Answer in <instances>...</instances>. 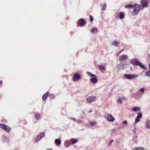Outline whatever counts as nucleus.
Masks as SVG:
<instances>
[{
	"label": "nucleus",
	"instance_id": "obj_2",
	"mask_svg": "<svg viewBox=\"0 0 150 150\" xmlns=\"http://www.w3.org/2000/svg\"><path fill=\"white\" fill-rule=\"evenodd\" d=\"M125 77L127 79L132 80L136 79L138 76L137 74H124Z\"/></svg>",
	"mask_w": 150,
	"mask_h": 150
},
{
	"label": "nucleus",
	"instance_id": "obj_20",
	"mask_svg": "<svg viewBox=\"0 0 150 150\" xmlns=\"http://www.w3.org/2000/svg\"><path fill=\"white\" fill-rule=\"evenodd\" d=\"M134 6V5L131 4H127L125 6V7L127 8H133Z\"/></svg>",
	"mask_w": 150,
	"mask_h": 150
},
{
	"label": "nucleus",
	"instance_id": "obj_29",
	"mask_svg": "<svg viewBox=\"0 0 150 150\" xmlns=\"http://www.w3.org/2000/svg\"><path fill=\"white\" fill-rule=\"evenodd\" d=\"M83 118H84L83 116L81 117V120H77V122L78 123H81V122H82V120H83Z\"/></svg>",
	"mask_w": 150,
	"mask_h": 150
},
{
	"label": "nucleus",
	"instance_id": "obj_43",
	"mask_svg": "<svg viewBox=\"0 0 150 150\" xmlns=\"http://www.w3.org/2000/svg\"><path fill=\"white\" fill-rule=\"evenodd\" d=\"M92 110L91 109H90L89 110V111L88 112L91 113V112H92Z\"/></svg>",
	"mask_w": 150,
	"mask_h": 150
},
{
	"label": "nucleus",
	"instance_id": "obj_39",
	"mask_svg": "<svg viewBox=\"0 0 150 150\" xmlns=\"http://www.w3.org/2000/svg\"><path fill=\"white\" fill-rule=\"evenodd\" d=\"M123 124L124 125H127V121L126 120H125L123 121Z\"/></svg>",
	"mask_w": 150,
	"mask_h": 150
},
{
	"label": "nucleus",
	"instance_id": "obj_14",
	"mask_svg": "<svg viewBox=\"0 0 150 150\" xmlns=\"http://www.w3.org/2000/svg\"><path fill=\"white\" fill-rule=\"evenodd\" d=\"M128 58V56L126 55H122L120 56V61H121L122 60L124 61L125 60L127 59Z\"/></svg>",
	"mask_w": 150,
	"mask_h": 150
},
{
	"label": "nucleus",
	"instance_id": "obj_26",
	"mask_svg": "<svg viewBox=\"0 0 150 150\" xmlns=\"http://www.w3.org/2000/svg\"><path fill=\"white\" fill-rule=\"evenodd\" d=\"M81 78V75L77 74H76V80L79 79Z\"/></svg>",
	"mask_w": 150,
	"mask_h": 150
},
{
	"label": "nucleus",
	"instance_id": "obj_10",
	"mask_svg": "<svg viewBox=\"0 0 150 150\" xmlns=\"http://www.w3.org/2000/svg\"><path fill=\"white\" fill-rule=\"evenodd\" d=\"M142 117V113H139L137 117H136L135 121V122L136 123H137L138 122H139L140 121V119Z\"/></svg>",
	"mask_w": 150,
	"mask_h": 150
},
{
	"label": "nucleus",
	"instance_id": "obj_12",
	"mask_svg": "<svg viewBox=\"0 0 150 150\" xmlns=\"http://www.w3.org/2000/svg\"><path fill=\"white\" fill-rule=\"evenodd\" d=\"M85 22L83 19L81 18L79 19V21H78V26H82V25H84Z\"/></svg>",
	"mask_w": 150,
	"mask_h": 150
},
{
	"label": "nucleus",
	"instance_id": "obj_7",
	"mask_svg": "<svg viewBox=\"0 0 150 150\" xmlns=\"http://www.w3.org/2000/svg\"><path fill=\"white\" fill-rule=\"evenodd\" d=\"M126 62L125 61L121 62L120 64L117 66V67L119 70L124 69L126 66Z\"/></svg>",
	"mask_w": 150,
	"mask_h": 150
},
{
	"label": "nucleus",
	"instance_id": "obj_40",
	"mask_svg": "<svg viewBox=\"0 0 150 150\" xmlns=\"http://www.w3.org/2000/svg\"><path fill=\"white\" fill-rule=\"evenodd\" d=\"M69 118L72 120L75 121V118H74L71 117L70 118Z\"/></svg>",
	"mask_w": 150,
	"mask_h": 150
},
{
	"label": "nucleus",
	"instance_id": "obj_8",
	"mask_svg": "<svg viewBox=\"0 0 150 150\" xmlns=\"http://www.w3.org/2000/svg\"><path fill=\"white\" fill-rule=\"evenodd\" d=\"M90 82L93 84H96L98 81V79L96 75L93 77L91 78L90 79Z\"/></svg>",
	"mask_w": 150,
	"mask_h": 150
},
{
	"label": "nucleus",
	"instance_id": "obj_35",
	"mask_svg": "<svg viewBox=\"0 0 150 150\" xmlns=\"http://www.w3.org/2000/svg\"><path fill=\"white\" fill-rule=\"evenodd\" d=\"M89 17L90 18V21L91 22H92L93 20V16L91 15H90Z\"/></svg>",
	"mask_w": 150,
	"mask_h": 150
},
{
	"label": "nucleus",
	"instance_id": "obj_16",
	"mask_svg": "<svg viewBox=\"0 0 150 150\" xmlns=\"http://www.w3.org/2000/svg\"><path fill=\"white\" fill-rule=\"evenodd\" d=\"M35 118L38 120H39L41 119V115L40 113H36L35 114Z\"/></svg>",
	"mask_w": 150,
	"mask_h": 150
},
{
	"label": "nucleus",
	"instance_id": "obj_13",
	"mask_svg": "<svg viewBox=\"0 0 150 150\" xmlns=\"http://www.w3.org/2000/svg\"><path fill=\"white\" fill-rule=\"evenodd\" d=\"M55 144L57 146H60L61 144V141L58 139H56L54 141Z\"/></svg>",
	"mask_w": 150,
	"mask_h": 150
},
{
	"label": "nucleus",
	"instance_id": "obj_5",
	"mask_svg": "<svg viewBox=\"0 0 150 150\" xmlns=\"http://www.w3.org/2000/svg\"><path fill=\"white\" fill-rule=\"evenodd\" d=\"M0 127L3 129L5 131L7 132H9L11 130V128L6 125L0 123Z\"/></svg>",
	"mask_w": 150,
	"mask_h": 150
},
{
	"label": "nucleus",
	"instance_id": "obj_27",
	"mask_svg": "<svg viewBox=\"0 0 150 150\" xmlns=\"http://www.w3.org/2000/svg\"><path fill=\"white\" fill-rule=\"evenodd\" d=\"M99 68L100 70H105V67L103 66L100 65L99 66Z\"/></svg>",
	"mask_w": 150,
	"mask_h": 150
},
{
	"label": "nucleus",
	"instance_id": "obj_4",
	"mask_svg": "<svg viewBox=\"0 0 150 150\" xmlns=\"http://www.w3.org/2000/svg\"><path fill=\"white\" fill-rule=\"evenodd\" d=\"M75 144V139H71V140H66L64 141V146L66 147H68L71 144Z\"/></svg>",
	"mask_w": 150,
	"mask_h": 150
},
{
	"label": "nucleus",
	"instance_id": "obj_37",
	"mask_svg": "<svg viewBox=\"0 0 150 150\" xmlns=\"http://www.w3.org/2000/svg\"><path fill=\"white\" fill-rule=\"evenodd\" d=\"M120 98L121 99H122V101L124 100H125V99H126V98L125 97H122L121 98Z\"/></svg>",
	"mask_w": 150,
	"mask_h": 150
},
{
	"label": "nucleus",
	"instance_id": "obj_38",
	"mask_svg": "<svg viewBox=\"0 0 150 150\" xmlns=\"http://www.w3.org/2000/svg\"><path fill=\"white\" fill-rule=\"evenodd\" d=\"M115 131L116 130L115 129H112L111 130V132L112 133L115 132Z\"/></svg>",
	"mask_w": 150,
	"mask_h": 150
},
{
	"label": "nucleus",
	"instance_id": "obj_41",
	"mask_svg": "<svg viewBox=\"0 0 150 150\" xmlns=\"http://www.w3.org/2000/svg\"><path fill=\"white\" fill-rule=\"evenodd\" d=\"M73 80L74 81H75V74H74L73 76Z\"/></svg>",
	"mask_w": 150,
	"mask_h": 150
},
{
	"label": "nucleus",
	"instance_id": "obj_45",
	"mask_svg": "<svg viewBox=\"0 0 150 150\" xmlns=\"http://www.w3.org/2000/svg\"><path fill=\"white\" fill-rule=\"evenodd\" d=\"M2 81L0 80V85H1L2 84Z\"/></svg>",
	"mask_w": 150,
	"mask_h": 150
},
{
	"label": "nucleus",
	"instance_id": "obj_36",
	"mask_svg": "<svg viewBox=\"0 0 150 150\" xmlns=\"http://www.w3.org/2000/svg\"><path fill=\"white\" fill-rule=\"evenodd\" d=\"M137 150H144V148L142 147H138L137 148Z\"/></svg>",
	"mask_w": 150,
	"mask_h": 150
},
{
	"label": "nucleus",
	"instance_id": "obj_6",
	"mask_svg": "<svg viewBox=\"0 0 150 150\" xmlns=\"http://www.w3.org/2000/svg\"><path fill=\"white\" fill-rule=\"evenodd\" d=\"M148 0H142L141 4V10H143L144 7L148 6L147 1Z\"/></svg>",
	"mask_w": 150,
	"mask_h": 150
},
{
	"label": "nucleus",
	"instance_id": "obj_21",
	"mask_svg": "<svg viewBox=\"0 0 150 150\" xmlns=\"http://www.w3.org/2000/svg\"><path fill=\"white\" fill-rule=\"evenodd\" d=\"M42 138L40 137V135H38L35 139V141L36 142H38Z\"/></svg>",
	"mask_w": 150,
	"mask_h": 150
},
{
	"label": "nucleus",
	"instance_id": "obj_9",
	"mask_svg": "<svg viewBox=\"0 0 150 150\" xmlns=\"http://www.w3.org/2000/svg\"><path fill=\"white\" fill-rule=\"evenodd\" d=\"M96 100L95 96H90L87 98V100L89 103H92L94 101Z\"/></svg>",
	"mask_w": 150,
	"mask_h": 150
},
{
	"label": "nucleus",
	"instance_id": "obj_19",
	"mask_svg": "<svg viewBox=\"0 0 150 150\" xmlns=\"http://www.w3.org/2000/svg\"><path fill=\"white\" fill-rule=\"evenodd\" d=\"M119 44V43L117 41H114L112 42V45L115 47L118 46Z\"/></svg>",
	"mask_w": 150,
	"mask_h": 150
},
{
	"label": "nucleus",
	"instance_id": "obj_28",
	"mask_svg": "<svg viewBox=\"0 0 150 150\" xmlns=\"http://www.w3.org/2000/svg\"><path fill=\"white\" fill-rule=\"evenodd\" d=\"M91 125L92 126H94L96 125V122H90Z\"/></svg>",
	"mask_w": 150,
	"mask_h": 150
},
{
	"label": "nucleus",
	"instance_id": "obj_34",
	"mask_svg": "<svg viewBox=\"0 0 150 150\" xmlns=\"http://www.w3.org/2000/svg\"><path fill=\"white\" fill-rule=\"evenodd\" d=\"M142 93H144V88H142L139 90Z\"/></svg>",
	"mask_w": 150,
	"mask_h": 150
},
{
	"label": "nucleus",
	"instance_id": "obj_47",
	"mask_svg": "<svg viewBox=\"0 0 150 150\" xmlns=\"http://www.w3.org/2000/svg\"><path fill=\"white\" fill-rule=\"evenodd\" d=\"M47 150H52V149H48Z\"/></svg>",
	"mask_w": 150,
	"mask_h": 150
},
{
	"label": "nucleus",
	"instance_id": "obj_23",
	"mask_svg": "<svg viewBox=\"0 0 150 150\" xmlns=\"http://www.w3.org/2000/svg\"><path fill=\"white\" fill-rule=\"evenodd\" d=\"M119 17L120 19H123L124 17V13L122 12H120L119 15Z\"/></svg>",
	"mask_w": 150,
	"mask_h": 150
},
{
	"label": "nucleus",
	"instance_id": "obj_25",
	"mask_svg": "<svg viewBox=\"0 0 150 150\" xmlns=\"http://www.w3.org/2000/svg\"><path fill=\"white\" fill-rule=\"evenodd\" d=\"M98 31V29L97 28H92L91 30V33H97Z\"/></svg>",
	"mask_w": 150,
	"mask_h": 150
},
{
	"label": "nucleus",
	"instance_id": "obj_31",
	"mask_svg": "<svg viewBox=\"0 0 150 150\" xmlns=\"http://www.w3.org/2000/svg\"><path fill=\"white\" fill-rule=\"evenodd\" d=\"M106 4H103V6L102 8V10L103 11H104L105 10L106 8Z\"/></svg>",
	"mask_w": 150,
	"mask_h": 150
},
{
	"label": "nucleus",
	"instance_id": "obj_1",
	"mask_svg": "<svg viewBox=\"0 0 150 150\" xmlns=\"http://www.w3.org/2000/svg\"><path fill=\"white\" fill-rule=\"evenodd\" d=\"M130 63L133 65H135L138 66L144 69L145 68V66L140 62L137 58H134L131 60Z\"/></svg>",
	"mask_w": 150,
	"mask_h": 150
},
{
	"label": "nucleus",
	"instance_id": "obj_17",
	"mask_svg": "<svg viewBox=\"0 0 150 150\" xmlns=\"http://www.w3.org/2000/svg\"><path fill=\"white\" fill-rule=\"evenodd\" d=\"M146 127L148 129H150V121L147 120L146 121Z\"/></svg>",
	"mask_w": 150,
	"mask_h": 150
},
{
	"label": "nucleus",
	"instance_id": "obj_22",
	"mask_svg": "<svg viewBox=\"0 0 150 150\" xmlns=\"http://www.w3.org/2000/svg\"><path fill=\"white\" fill-rule=\"evenodd\" d=\"M86 74H87L90 77H93L95 76V75L92 74L91 72H89V71H87L86 72Z\"/></svg>",
	"mask_w": 150,
	"mask_h": 150
},
{
	"label": "nucleus",
	"instance_id": "obj_32",
	"mask_svg": "<svg viewBox=\"0 0 150 150\" xmlns=\"http://www.w3.org/2000/svg\"><path fill=\"white\" fill-rule=\"evenodd\" d=\"M45 133L44 132L41 133L40 134V137L42 138L43 137L45 136Z\"/></svg>",
	"mask_w": 150,
	"mask_h": 150
},
{
	"label": "nucleus",
	"instance_id": "obj_24",
	"mask_svg": "<svg viewBox=\"0 0 150 150\" xmlns=\"http://www.w3.org/2000/svg\"><path fill=\"white\" fill-rule=\"evenodd\" d=\"M122 100L120 98H119L117 100V103L118 104L121 105L122 104Z\"/></svg>",
	"mask_w": 150,
	"mask_h": 150
},
{
	"label": "nucleus",
	"instance_id": "obj_33",
	"mask_svg": "<svg viewBox=\"0 0 150 150\" xmlns=\"http://www.w3.org/2000/svg\"><path fill=\"white\" fill-rule=\"evenodd\" d=\"M113 142V140L112 139L110 142L108 144V145L109 146H110L111 145L112 143Z\"/></svg>",
	"mask_w": 150,
	"mask_h": 150
},
{
	"label": "nucleus",
	"instance_id": "obj_46",
	"mask_svg": "<svg viewBox=\"0 0 150 150\" xmlns=\"http://www.w3.org/2000/svg\"><path fill=\"white\" fill-rule=\"evenodd\" d=\"M133 150H137V148H134Z\"/></svg>",
	"mask_w": 150,
	"mask_h": 150
},
{
	"label": "nucleus",
	"instance_id": "obj_44",
	"mask_svg": "<svg viewBox=\"0 0 150 150\" xmlns=\"http://www.w3.org/2000/svg\"><path fill=\"white\" fill-rule=\"evenodd\" d=\"M79 141L78 139H76V143L78 142Z\"/></svg>",
	"mask_w": 150,
	"mask_h": 150
},
{
	"label": "nucleus",
	"instance_id": "obj_15",
	"mask_svg": "<svg viewBox=\"0 0 150 150\" xmlns=\"http://www.w3.org/2000/svg\"><path fill=\"white\" fill-rule=\"evenodd\" d=\"M49 94V93L47 92L45 95H43L42 97V100L44 101L46 100Z\"/></svg>",
	"mask_w": 150,
	"mask_h": 150
},
{
	"label": "nucleus",
	"instance_id": "obj_11",
	"mask_svg": "<svg viewBox=\"0 0 150 150\" xmlns=\"http://www.w3.org/2000/svg\"><path fill=\"white\" fill-rule=\"evenodd\" d=\"M115 119L114 117L111 114L109 115L108 116L107 120L108 121L110 122H113Z\"/></svg>",
	"mask_w": 150,
	"mask_h": 150
},
{
	"label": "nucleus",
	"instance_id": "obj_42",
	"mask_svg": "<svg viewBox=\"0 0 150 150\" xmlns=\"http://www.w3.org/2000/svg\"><path fill=\"white\" fill-rule=\"evenodd\" d=\"M124 50V49H122V50H121V51H120L119 52L118 54H117V55H118H118H119V54H120V53H121V52H122Z\"/></svg>",
	"mask_w": 150,
	"mask_h": 150
},
{
	"label": "nucleus",
	"instance_id": "obj_3",
	"mask_svg": "<svg viewBox=\"0 0 150 150\" xmlns=\"http://www.w3.org/2000/svg\"><path fill=\"white\" fill-rule=\"evenodd\" d=\"M133 14L134 15H137L139 12L140 9H141V7L139 4H136L135 5H134V6L133 7Z\"/></svg>",
	"mask_w": 150,
	"mask_h": 150
},
{
	"label": "nucleus",
	"instance_id": "obj_30",
	"mask_svg": "<svg viewBox=\"0 0 150 150\" xmlns=\"http://www.w3.org/2000/svg\"><path fill=\"white\" fill-rule=\"evenodd\" d=\"M146 75L148 77H150V71H146Z\"/></svg>",
	"mask_w": 150,
	"mask_h": 150
},
{
	"label": "nucleus",
	"instance_id": "obj_18",
	"mask_svg": "<svg viewBox=\"0 0 150 150\" xmlns=\"http://www.w3.org/2000/svg\"><path fill=\"white\" fill-rule=\"evenodd\" d=\"M140 110V108L139 107H135L132 109V110L134 112H137Z\"/></svg>",
	"mask_w": 150,
	"mask_h": 150
}]
</instances>
